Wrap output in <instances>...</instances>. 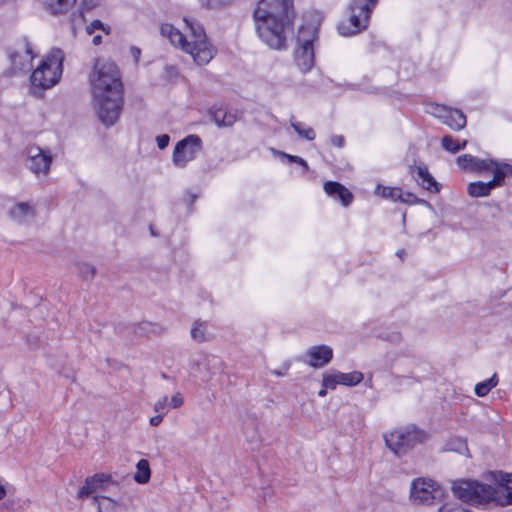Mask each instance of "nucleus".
<instances>
[{"instance_id": "obj_16", "label": "nucleus", "mask_w": 512, "mask_h": 512, "mask_svg": "<svg viewBox=\"0 0 512 512\" xmlns=\"http://www.w3.org/2000/svg\"><path fill=\"white\" fill-rule=\"evenodd\" d=\"M306 356L309 359L304 360V362L309 366L316 369L323 368L331 362L333 358V350L327 345H315L307 350Z\"/></svg>"}, {"instance_id": "obj_21", "label": "nucleus", "mask_w": 512, "mask_h": 512, "mask_svg": "<svg viewBox=\"0 0 512 512\" xmlns=\"http://www.w3.org/2000/svg\"><path fill=\"white\" fill-rule=\"evenodd\" d=\"M160 31L161 34L167 37L173 45L181 47L186 52V44H188V40L172 24H162Z\"/></svg>"}, {"instance_id": "obj_36", "label": "nucleus", "mask_w": 512, "mask_h": 512, "mask_svg": "<svg viewBox=\"0 0 512 512\" xmlns=\"http://www.w3.org/2000/svg\"><path fill=\"white\" fill-rule=\"evenodd\" d=\"M213 121L219 126H225V107L213 108L210 110Z\"/></svg>"}, {"instance_id": "obj_51", "label": "nucleus", "mask_w": 512, "mask_h": 512, "mask_svg": "<svg viewBox=\"0 0 512 512\" xmlns=\"http://www.w3.org/2000/svg\"><path fill=\"white\" fill-rule=\"evenodd\" d=\"M6 497V489L3 485L0 484V500Z\"/></svg>"}, {"instance_id": "obj_46", "label": "nucleus", "mask_w": 512, "mask_h": 512, "mask_svg": "<svg viewBox=\"0 0 512 512\" xmlns=\"http://www.w3.org/2000/svg\"><path fill=\"white\" fill-rule=\"evenodd\" d=\"M130 54L133 57L135 64H138L141 56V49L137 46H131Z\"/></svg>"}, {"instance_id": "obj_28", "label": "nucleus", "mask_w": 512, "mask_h": 512, "mask_svg": "<svg viewBox=\"0 0 512 512\" xmlns=\"http://www.w3.org/2000/svg\"><path fill=\"white\" fill-rule=\"evenodd\" d=\"M163 331V328L155 323L141 322L135 325L134 332L139 336L149 337L151 335H159Z\"/></svg>"}, {"instance_id": "obj_1", "label": "nucleus", "mask_w": 512, "mask_h": 512, "mask_svg": "<svg viewBox=\"0 0 512 512\" xmlns=\"http://www.w3.org/2000/svg\"><path fill=\"white\" fill-rule=\"evenodd\" d=\"M90 82L98 118L110 127L119 119L124 104L120 71L113 62H97Z\"/></svg>"}, {"instance_id": "obj_15", "label": "nucleus", "mask_w": 512, "mask_h": 512, "mask_svg": "<svg viewBox=\"0 0 512 512\" xmlns=\"http://www.w3.org/2000/svg\"><path fill=\"white\" fill-rule=\"evenodd\" d=\"M456 162L461 170L478 174L487 172L495 164L493 159H480L471 154H463L457 157Z\"/></svg>"}, {"instance_id": "obj_23", "label": "nucleus", "mask_w": 512, "mask_h": 512, "mask_svg": "<svg viewBox=\"0 0 512 512\" xmlns=\"http://www.w3.org/2000/svg\"><path fill=\"white\" fill-rule=\"evenodd\" d=\"M77 0H44L46 9L53 15L66 14Z\"/></svg>"}, {"instance_id": "obj_20", "label": "nucleus", "mask_w": 512, "mask_h": 512, "mask_svg": "<svg viewBox=\"0 0 512 512\" xmlns=\"http://www.w3.org/2000/svg\"><path fill=\"white\" fill-rule=\"evenodd\" d=\"M493 173L490 183L494 189L503 185L506 177H512V165L507 163H498L495 161L493 167L489 170Z\"/></svg>"}, {"instance_id": "obj_26", "label": "nucleus", "mask_w": 512, "mask_h": 512, "mask_svg": "<svg viewBox=\"0 0 512 512\" xmlns=\"http://www.w3.org/2000/svg\"><path fill=\"white\" fill-rule=\"evenodd\" d=\"M290 125L300 138L306 139L308 141L315 139L316 133L314 129L311 127H305L303 123L296 120L295 116L290 117Z\"/></svg>"}, {"instance_id": "obj_32", "label": "nucleus", "mask_w": 512, "mask_h": 512, "mask_svg": "<svg viewBox=\"0 0 512 512\" xmlns=\"http://www.w3.org/2000/svg\"><path fill=\"white\" fill-rule=\"evenodd\" d=\"M445 450L454 451L459 454H465L469 451L466 440L461 437L451 438L446 443Z\"/></svg>"}, {"instance_id": "obj_8", "label": "nucleus", "mask_w": 512, "mask_h": 512, "mask_svg": "<svg viewBox=\"0 0 512 512\" xmlns=\"http://www.w3.org/2000/svg\"><path fill=\"white\" fill-rule=\"evenodd\" d=\"M184 21L190 30V36L192 38V40L188 41V44H186V52L193 57L197 64H207L213 58V51L207 42L203 26L194 19L184 18Z\"/></svg>"}, {"instance_id": "obj_14", "label": "nucleus", "mask_w": 512, "mask_h": 512, "mask_svg": "<svg viewBox=\"0 0 512 512\" xmlns=\"http://www.w3.org/2000/svg\"><path fill=\"white\" fill-rule=\"evenodd\" d=\"M222 360L214 355H202L193 361L191 368L196 370L203 381H209L220 370Z\"/></svg>"}, {"instance_id": "obj_13", "label": "nucleus", "mask_w": 512, "mask_h": 512, "mask_svg": "<svg viewBox=\"0 0 512 512\" xmlns=\"http://www.w3.org/2000/svg\"><path fill=\"white\" fill-rule=\"evenodd\" d=\"M434 114L453 130H461L467 123L466 116L459 109H452L447 106L437 104L434 108Z\"/></svg>"}, {"instance_id": "obj_12", "label": "nucleus", "mask_w": 512, "mask_h": 512, "mask_svg": "<svg viewBox=\"0 0 512 512\" xmlns=\"http://www.w3.org/2000/svg\"><path fill=\"white\" fill-rule=\"evenodd\" d=\"M363 374L359 371H353L350 373H342L339 371H333L331 373H324L322 379V386L324 388L335 389L337 385L344 386H356L363 380Z\"/></svg>"}, {"instance_id": "obj_5", "label": "nucleus", "mask_w": 512, "mask_h": 512, "mask_svg": "<svg viewBox=\"0 0 512 512\" xmlns=\"http://www.w3.org/2000/svg\"><path fill=\"white\" fill-rule=\"evenodd\" d=\"M377 3L378 0H352L348 7V19L340 22L337 26L339 34L349 37L365 30Z\"/></svg>"}, {"instance_id": "obj_17", "label": "nucleus", "mask_w": 512, "mask_h": 512, "mask_svg": "<svg viewBox=\"0 0 512 512\" xmlns=\"http://www.w3.org/2000/svg\"><path fill=\"white\" fill-rule=\"evenodd\" d=\"M111 483H113V480L110 474L96 473L86 478L84 485L77 493V497L79 499L87 498L96 490L103 489L107 484Z\"/></svg>"}, {"instance_id": "obj_44", "label": "nucleus", "mask_w": 512, "mask_h": 512, "mask_svg": "<svg viewBox=\"0 0 512 512\" xmlns=\"http://www.w3.org/2000/svg\"><path fill=\"white\" fill-rule=\"evenodd\" d=\"M330 142L333 146L338 148H342L345 143V138L342 135H333L330 139Z\"/></svg>"}, {"instance_id": "obj_35", "label": "nucleus", "mask_w": 512, "mask_h": 512, "mask_svg": "<svg viewBox=\"0 0 512 512\" xmlns=\"http://www.w3.org/2000/svg\"><path fill=\"white\" fill-rule=\"evenodd\" d=\"M9 58L11 60L12 69L14 72L22 71L28 67V64L21 60L22 57L18 52H11L9 54Z\"/></svg>"}, {"instance_id": "obj_40", "label": "nucleus", "mask_w": 512, "mask_h": 512, "mask_svg": "<svg viewBox=\"0 0 512 512\" xmlns=\"http://www.w3.org/2000/svg\"><path fill=\"white\" fill-rule=\"evenodd\" d=\"M168 405V398L167 396H163L160 398L155 404H154V410L160 414L166 412V408Z\"/></svg>"}, {"instance_id": "obj_4", "label": "nucleus", "mask_w": 512, "mask_h": 512, "mask_svg": "<svg viewBox=\"0 0 512 512\" xmlns=\"http://www.w3.org/2000/svg\"><path fill=\"white\" fill-rule=\"evenodd\" d=\"M64 57V52L60 48H52L32 72V87L46 90L55 86L62 76Z\"/></svg>"}, {"instance_id": "obj_30", "label": "nucleus", "mask_w": 512, "mask_h": 512, "mask_svg": "<svg viewBox=\"0 0 512 512\" xmlns=\"http://www.w3.org/2000/svg\"><path fill=\"white\" fill-rule=\"evenodd\" d=\"M206 331H207L206 322L197 320L194 322V324L191 328V337L193 340L200 342V343L208 341L209 338L206 335Z\"/></svg>"}, {"instance_id": "obj_2", "label": "nucleus", "mask_w": 512, "mask_h": 512, "mask_svg": "<svg viewBox=\"0 0 512 512\" xmlns=\"http://www.w3.org/2000/svg\"><path fill=\"white\" fill-rule=\"evenodd\" d=\"M253 17L259 37L270 48H286V31L294 26L293 0H259Z\"/></svg>"}, {"instance_id": "obj_34", "label": "nucleus", "mask_w": 512, "mask_h": 512, "mask_svg": "<svg viewBox=\"0 0 512 512\" xmlns=\"http://www.w3.org/2000/svg\"><path fill=\"white\" fill-rule=\"evenodd\" d=\"M78 274L83 280H92L95 277L96 269L87 263H79L77 265Z\"/></svg>"}, {"instance_id": "obj_56", "label": "nucleus", "mask_w": 512, "mask_h": 512, "mask_svg": "<svg viewBox=\"0 0 512 512\" xmlns=\"http://www.w3.org/2000/svg\"><path fill=\"white\" fill-rule=\"evenodd\" d=\"M466 145H467V141L466 140H464L462 143H458V147H460V150L465 149Z\"/></svg>"}, {"instance_id": "obj_31", "label": "nucleus", "mask_w": 512, "mask_h": 512, "mask_svg": "<svg viewBox=\"0 0 512 512\" xmlns=\"http://www.w3.org/2000/svg\"><path fill=\"white\" fill-rule=\"evenodd\" d=\"M498 384L497 375L494 374L488 380L480 382L475 386V394L479 397L486 396Z\"/></svg>"}, {"instance_id": "obj_29", "label": "nucleus", "mask_w": 512, "mask_h": 512, "mask_svg": "<svg viewBox=\"0 0 512 512\" xmlns=\"http://www.w3.org/2000/svg\"><path fill=\"white\" fill-rule=\"evenodd\" d=\"M376 193L385 199H391L393 201H399V199H402V196L404 195V191L401 188L385 187L381 185L377 186Z\"/></svg>"}, {"instance_id": "obj_45", "label": "nucleus", "mask_w": 512, "mask_h": 512, "mask_svg": "<svg viewBox=\"0 0 512 512\" xmlns=\"http://www.w3.org/2000/svg\"><path fill=\"white\" fill-rule=\"evenodd\" d=\"M171 407L172 408H178L183 404V397L180 393H176L171 398Z\"/></svg>"}, {"instance_id": "obj_58", "label": "nucleus", "mask_w": 512, "mask_h": 512, "mask_svg": "<svg viewBox=\"0 0 512 512\" xmlns=\"http://www.w3.org/2000/svg\"><path fill=\"white\" fill-rule=\"evenodd\" d=\"M150 230H151L152 235H154V236H155V235H156V234H155V230H153L152 226L150 227Z\"/></svg>"}, {"instance_id": "obj_49", "label": "nucleus", "mask_w": 512, "mask_h": 512, "mask_svg": "<svg viewBox=\"0 0 512 512\" xmlns=\"http://www.w3.org/2000/svg\"><path fill=\"white\" fill-rule=\"evenodd\" d=\"M289 368H290V363L287 362V363L284 364V369L283 370H274L272 373L274 375H276V376H284Z\"/></svg>"}, {"instance_id": "obj_57", "label": "nucleus", "mask_w": 512, "mask_h": 512, "mask_svg": "<svg viewBox=\"0 0 512 512\" xmlns=\"http://www.w3.org/2000/svg\"><path fill=\"white\" fill-rule=\"evenodd\" d=\"M396 254H397V256H398V257L402 258V257H403V255L405 254V250H404V249H401V250L397 251V253H396Z\"/></svg>"}, {"instance_id": "obj_47", "label": "nucleus", "mask_w": 512, "mask_h": 512, "mask_svg": "<svg viewBox=\"0 0 512 512\" xmlns=\"http://www.w3.org/2000/svg\"><path fill=\"white\" fill-rule=\"evenodd\" d=\"M163 417H164V413H162V414L159 413L158 415L151 417L150 418V425L151 426H158L162 422Z\"/></svg>"}, {"instance_id": "obj_9", "label": "nucleus", "mask_w": 512, "mask_h": 512, "mask_svg": "<svg viewBox=\"0 0 512 512\" xmlns=\"http://www.w3.org/2000/svg\"><path fill=\"white\" fill-rule=\"evenodd\" d=\"M444 495L445 490L432 479L417 478L411 483L410 498L414 503L432 505Z\"/></svg>"}, {"instance_id": "obj_43", "label": "nucleus", "mask_w": 512, "mask_h": 512, "mask_svg": "<svg viewBox=\"0 0 512 512\" xmlns=\"http://www.w3.org/2000/svg\"><path fill=\"white\" fill-rule=\"evenodd\" d=\"M237 120L236 113L225 108V126L233 125Z\"/></svg>"}, {"instance_id": "obj_38", "label": "nucleus", "mask_w": 512, "mask_h": 512, "mask_svg": "<svg viewBox=\"0 0 512 512\" xmlns=\"http://www.w3.org/2000/svg\"><path fill=\"white\" fill-rule=\"evenodd\" d=\"M95 30H102L105 34H109L111 29L109 26H105L100 20L96 19L86 27V32L89 35L93 34Z\"/></svg>"}, {"instance_id": "obj_48", "label": "nucleus", "mask_w": 512, "mask_h": 512, "mask_svg": "<svg viewBox=\"0 0 512 512\" xmlns=\"http://www.w3.org/2000/svg\"><path fill=\"white\" fill-rule=\"evenodd\" d=\"M23 41H24V43H25V51H26V54H27L28 56H30V61H32V59L35 57V55H34V54H33V52H32L31 45H30V43H29V41H28V39H27V38H24V39H23Z\"/></svg>"}, {"instance_id": "obj_11", "label": "nucleus", "mask_w": 512, "mask_h": 512, "mask_svg": "<svg viewBox=\"0 0 512 512\" xmlns=\"http://www.w3.org/2000/svg\"><path fill=\"white\" fill-rule=\"evenodd\" d=\"M52 155L50 151L42 148L30 147L28 149L27 167L37 176H46L50 170Z\"/></svg>"}, {"instance_id": "obj_18", "label": "nucleus", "mask_w": 512, "mask_h": 512, "mask_svg": "<svg viewBox=\"0 0 512 512\" xmlns=\"http://www.w3.org/2000/svg\"><path fill=\"white\" fill-rule=\"evenodd\" d=\"M409 173L423 189L435 193L440 191L439 183L429 173L428 168L425 165H410Z\"/></svg>"}, {"instance_id": "obj_27", "label": "nucleus", "mask_w": 512, "mask_h": 512, "mask_svg": "<svg viewBox=\"0 0 512 512\" xmlns=\"http://www.w3.org/2000/svg\"><path fill=\"white\" fill-rule=\"evenodd\" d=\"M137 472L134 475V480L139 484H146L151 478V469L148 460L141 459L138 461Z\"/></svg>"}, {"instance_id": "obj_7", "label": "nucleus", "mask_w": 512, "mask_h": 512, "mask_svg": "<svg viewBox=\"0 0 512 512\" xmlns=\"http://www.w3.org/2000/svg\"><path fill=\"white\" fill-rule=\"evenodd\" d=\"M318 38V28L313 24L302 25L297 35L298 47L294 52L295 62L303 72H309L315 65L314 41Z\"/></svg>"}, {"instance_id": "obj_54", "label": "nucleus", "mask_w": 512, "mask_h": 512, "mask_svg": "<svg viewBox=\"0 0 512 512\" xmlns=\"http://www.w3.org/2000/svg\"><path fill=\"white\" fill-rule=\"evenodd\" d=\"M203 7L210 8L209 0H199Z\"/></svg>"}, {"instance_id": "obj_10", "label": "nucleus", "mask_w": 512, "mask_h": 512, "mask_svg": "<svg viewBox=\"0 0 512 512\" xmlns=\"http://www.w3.org/2000/svg\"><path fill=\"white\" fill-rule=\"evenodd\" d=\"M202 139L195 134H191L178 141L174 147L172 161L178 168H184L194 160L198 153L201 152Z\"/></svg>"}, {"instance_id": "obj_33", "label": "nucleus", "mask_w": 512, "mask_h": 512, "mask_svg": "<svg viewBox=\"0 0 512 512\" xmlns=\"http://www.w3.org/2000/svg\"><path fill=\"white\" fill-rule=\"evenodd\" d=\"M275 152L280 156L281 159H286L290 163H296V164L300 165L303 168L304 173L308 172L309 166H308L307 162L300 156L290 155V154H287V153L281 152V151H275Z\"/></svg>"}, {"instance_id": "obj_19", "label": "nucleus", "mask_w": 512, "mask_h": 512, "mask_svg": "<svg viewBox=\"0 0 512 512\" xmlns=\"http://www.w3.org/2000/svg\"><path fill=\"white\" fill-rule=\"evenodd\" d=\"M324 190L328 196L338 199L345 207L349 206L354 198L353 194L339 182L327 181Z\"/></svg>"}, {"instance_id": "obj_42", "label": "nucleus", "mask_w": 512, "mask_h": 512, "mask_svg": "<svg viewBox=\"0 0 512 512\" xmlns=\"http://www.w3.org/2000/svg\"><path fill=\"white\" fill-rule=\"evenodd\" d=\"M156 141H157L158 148L163 150L169 145L170 136L167 134L159 135V136H157Z\"/></svg>"}, {"instance_id": "obj_53", "label": "nucleus", "mask_w": 512, "mask_h": 512, "mask_svg": "<svg viewBox=\"0 0 512 512\" xmlns=\"http://www.w3.org/2000/svg\"><path fill=\"white\" fill-rule=\"evenodd\" d=\"M327 389H328V388H324V386H322V389L318 392V395H319L320 397H324V396H326V394H327Z\"/></svg>"}, {"instance_id": "obj_25", "label": "nucleus", "mask_w": 512, "mask_h": 512, "mask_svg": "<svg viewBox=\"0 0 512 512\" xmlns=\"http://www.w3.org/2000/svg\"><path fill=\"white\" fill-rule=\"evenodd\" d=\"M94 501L97 503L98 512H122L127 509L125 505L105 496H96Z\"/></svg>"}, {"instance_id": "obj_50", "label": "nucleus", "mask_w": 512, "mask_h": 512, "mask_svg": "<svg viewBox=\"0 0 512 512\" xmlns=\"http://www.w3.org/2000/svg\"><path fill=\"white\" fill-rule=\"evenodd\" d=\"M101 42H102L101 35H96V36L93 37L92 43L94 45H99V44H101Z\"/></svg>"}, {"instance_id": "obj_41", "label": "nucleus", "mask_w": 512, "mask_h": 512, "mask_svg": "<svg viewBox=\"0 0 512 512\" xmlns=\"http://www.w3.org/2000/svg\"><path fill=\"white\" fill-rule=\"evenodd\" d=\"M399 201L407 204H415L418 203L420 200L417 198L415 194L411 192H404L402 199H399Z\"/></svg>"}, {"instance_id": "obj_37", "label": "nucleus", "mask_w": 512, "mask_h": 512, "mask_svg": "<svg viewBox=\"0 0 512 512\" xmlns=\"http://www.w3.org/2000/svg\"><path fill=\"white\" fill-rule=\"evenodd\" d=\"M441 144H442V147L445 150H447V151H449V152H451L453 154H455V153L460 151V147H458V143L455 142L453 137L450 136V135H445L442 138Z\"/></svg>"}, {"instance_id": "obj_22", "label": "nucleus", "mask_w": 512, "mask_h": 512, "mask_svg": "<svg viewBox=\"0 0 512 512\" xmlns=\"http://www.w3.org/2000/svg\"><path fill=\"white\" fill-rule=\"evenodd\" d=\"M36 215L33 205L28 202H19L10 210V216L15 221L23 222Z\"/></svg>"}, {"instance_id": "obj_24", "label": "nucleus", "mask_w": 512, "mask_h": 512, "mask_svg": "<svg viewBox=\"0 0 512 512\" xmlns=\"http://www.w3.org/2000/svg\"><path fill=\"white\" fill-rule=\"evenodd\" d=\"M494 189L493 185L488 182L476 181L471 182L467 186V193L470 197L480 198L487 197L491 194V191Z\"/></svg>"}, {"instance_id": "obj_6", "label": "nucleus", "mask_w": 512, "mask_h": 512, "mask_svg": "<svg viewBox=\"0 0 512 512\" xmlns=\"http://www.w3.org/2000/svg\"><path fill=\"white\" fill-rule=\"evenodd\" d=\"M429 434L414 424L384 435L386 446L398 457L407 454L416 445L427 441Z\"/></svg>"}, {"instance_id": "obj_52", "label": "nucleus", "mask_w": 512, "mask_h": 512, "mask_svg": "<svg viewBox=\"0 0 512 512\" xmlns=\"http://www.w3.org/2000/svg\"><path fill=\"white\" fill-rule=\"evenodd\" d=\"M82 6H83V8H86L87 10H89V9H92L95 6V4L88 5L87 1L83 0Z\"/></svg>"}, {"instance_id": "obj_3", "label": "nucleus", "mask_w": 512, "mask_h": 512, "mask_svg": "<svg viewBox=\"0 0 512 512\" xmlns=\"http://www.w3.org/2000/svg\"><path fill=\"white\" fill-rule=\"evenodd\" d=\"M489 480L491 486L477 480L458 479L452 481L453 495L469 505H480L495 502L502 507L512 505V473L492 471Z\"/></svg>"}, {"instance_id": "obj_39", "label": "nucleus", "mask_w": 512, "mask_h": 512, "mask_svg": "<svg viewBox=\"0 0 512 512\" xmlns=\"http://www.w3.org/2000/svg\"><path fill=\"white\" fill-rule=\"evenodd\" d=\"M383 340L389 341L391 343H399L402 340V336L399 332H389L383 333L380 335Z\"/></svg>"}, {"instance_id": "obj_55", "label": "nucleus", "mask_w": 512, "mask_h": 512, "mask_svg": "<svg viewBox=\"0 0 512 512\" xmlns=\"http://www.w3.org/2000/svg\"><path fill=\"white\" fill-rule=\"evenodd\" d=\"M197 199L196 194H189V204H192Z\"/></svg>"}]
</instances>
